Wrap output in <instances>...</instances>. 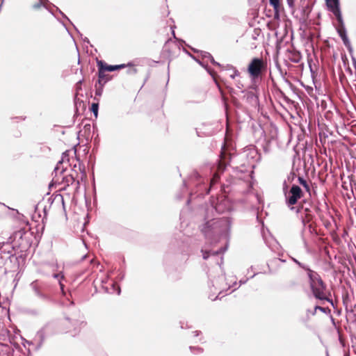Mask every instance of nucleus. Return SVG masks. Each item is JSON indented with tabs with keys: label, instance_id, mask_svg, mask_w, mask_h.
Wrapping results in <instances>:
<instances>
[{
	"label": "nucleus",
	"instance_id": "f257e3e1",
	"mask_svg": "<svg viewBox=\"0 0 356 356\" xmlns=\"http://www.w3.org/2000/svg\"><path fill=\"white\" fill-rule=\"evenodd\" d=\"M197 216L199 228L207 240L216 242L221 237H228L232 224L229 218L215 216L212 207H199Z\"/></svg>",
	"mask_w": 356,
	"mask_h": 356
},
{
	"label": "nucleus",
	"instance_id": "f03ea898",
	"mask_svg": "<svg viewBox=\"0 0 356 356\" xmlns=\"http://www.w3.org/2000/svg\"><path fill=\"white\" fill-rule=\"evenodd\" d=\"M234 157L231 153L227 152L225 149H222L217 172L213 173L212 178H204L197 171H193L189 176L188 182L184 181V186L188 185L194 186L195 188L194 193H197V197L207 195L211 186L218 181L220 178L219 173L224 172Z\"/></svg>",
	"mask_w": 356,
	"mask_h": 356
},
{
	"label": "nucleus",
	"instance_id": "7ed1b4c3",
	"mask_svg": "<svg viewBox=\"0 0 356 356\" xmlns=\"http://www.w3.org/2000/svg\"><path fill=\"white\" fill-rule=\"evenodd\" d=\"M303 193L302 189L298 185L293 184L287 193L285 194L286 204L289 207L291 211H295L299 214V218L301 220L302 224L304 227L311 220L310 215L309 214V209L304 208L302 206L295 207L298 200L302 196Z\"/></svg>",
	"mask_w": 356,
	"mask_h": 356
},
{
	"label": "nucleus",
	"instance_id": "20e7f679",
	"mask_svg": "<svg viewBox=\"0 0 356 356\" xmlns=\"http://www.w3.org/2000/svg\"><path fill=\"white\" fill-rule=\"evenodd\" d=\"M307 277L309 278V286L314 298L320 300H325L334 307L332 300L326 295L327 286L321 276L316 272L312 270H309Z\"/></svg>",
	"mask_w": 356,
	"mask_h": 356
},
{
	"label": "nucleus",
	"instance_id": "39448f33",
	"mask_svg": "<svg viewBox=\"0 0 356 356\" xmlns=\"http://www.w3.org/2000/svg\"><path fill=\"white\" fill-rule=\"evenodd\" d=\"M267 70V62L262 58H253L248 66V72L252 81L257 79Z\"/></svg>",
	"mask_w": 356,
	"mask_h": 356
},
{
	"label": "nucleus",
	"instance_id": "423d86ee",
	"mask_svg": "<svg viewBox=\"0 0 356 356\" xmlns=\"http://www.w3.org/2000/svg\"><path fill=\"white\" fill-rule=\"evenodd\" d=\"M212 207L213 208V213L215 216L217 217L218 214L223 213L229 211L231 208L230 203L227 199L224 197L218 198L211 197L210 202L205 203L200 207Z\"/></svg>",
	"mask_w": 356,
	"mask_h": 356
},
{
	"label": "nucleus",
	"instance_id": "0eeeda50",
	"mask_svg": "<svg viewBox=\"0 0 356 356\" xmlns=\"http://www.w3.org/2000/svg\"><path fill=\"white\" fill-rule=\"evenodd\" d=\"M31 288L34 292L35 296L44 302L51 301V296L44 291L42 284L38 280H35L30 284Z\"/></svg>",
	"mask_w": 356,
	"mask_h": 356
},
{
	"label": "nucleus",
	"instance_id": "6e6552de",
	"mask_svg": "<svg viewBox=\"0 0 356 356\" xmlns=\"http://www.w3.org/2000/svg\"><path fill=\"white\" fill-rule=\"evenodd\" d=\"M221 275H218L216 277L215 275H213V272H209L208 274L209 279L210 280L209 286L214 287L216 289H221L222 283L225 280V273L222 269L221 266H219Z\"/></svg>",
	"mask_w": 356,
	"mask_h": 356
},
{
	"label": "nucleus",
	"instance_id": "1a4fd4ad",
	"mask_svg": "<svg viewBox=\"0 0 356 356\" xmlns=\"http://www.w3.org/2000/svg\"><path fill=\"white\" fill-rule=\"evenodd\" d=\"M1 259L4 261V264L6 266V268L10 270H15L16 268H18L19 266V259L14 253L6 257L1 256Z\"/></svg>",
	"mask_w": 356,
	"mask_h": 356
},
{
	"label": "nucleus",
	"instance_id": "9d476101",
	"mask_svg": "<svg viewBox=\"0 0 356 356\" xmlns=\"http://www.w3.org/2000/svg\"><path fill=\"white\" fill-rule=\"evenodd\" d=\"M45 339L44 329L42 328L37 332L36 335L33 341H26V344H32L35 346V350H38L41 348Z\"/></svg>",
	"mask_w": 356,
	"mask_h": 356
},
{
	"label": "nucleus",
	"instance_id": "9b49d317",
	"mask_svg": "<svg viewBox=\"0 0 356 356\" xmlns=\"http://www.w3.org/2000/svg\"><path fill=\"white\" fill-rule=\"evenodd\" d=\"M97 64L98 67V80L97 83L99 85H105L111 79V77L105 73L106 71L103 69L102 60H97Z\"/></svg>",
	"mask_w": 356,
	"mask_h": 356
},
{
	"label": "nucleus",
	"instance_id": "f8f14e48",
	"mask_svg": "<svg viewBox=\"0 0 356 356\" xmlns=\"http://www.w3.org/2000/svg\"><path fill=\"white\" fill-rule=\"evenodd\" d=\"M214 132L212 124L203 123L200 127L196 128V133L199 137L210 136Z\"/></svg>",
	"mask_w": 356,
	"mask_h": 356
},
{
	"label": "nucleus",
	"instance_id": "ddd939ff",
	"mask_svg": "<svg viewBox=\"0 0 356 356\" xmlns=\"http://www.w3.org/2000/svg\"><path fill=\"white\" fill-rule=\"evenodd\" d=\"M328 10L333 13L336 18L340 19L342 14L340 9L339 0H325Z\"/></svg>",
	"mask_w": 356,
	"mask_h": 356
},
{
	"label": "nucleus",
	"instance_id": "4468645a",
	"mask_svg": "<svg viewBox=\"0 0 356 356\" xmlns=\"http://www.w3.org/2000/svg\"><path fill=\"white\" fill-rule=\"evenodd\" d=\"M55 200H57L58 202H62V204L64 205V200H63V196L58 195V197H56L54 200H52L51 197H49L47 199V202L46 203L44 202H40L37 205L36 209H38L39 207H43V211H44V216H46L47 211L49 209V208L51 207V205L53 204V202Z\"/></svg>",
	"mask_w": 356,
	"mask_h": 356
},
{
	"label": "nucleus",
	"instance_id": "2eb2a0df",
	"mask_svg": "<svg viewBox=\"0 0 356 356\" xmlns=\"http://www.w3.org/2000/svg\"><path fill=\"white\" fill-rule=\"evenodd\" d=\"M250 172H251L246 170L244 165H241V167H233L234 176L240 179L248 178L250 176Z\"/></svg>",
	"mask_w": 356,
	"mask_h": 356
},
{
	"label": "nucleus",
	"instance_id": "dca6fc26",
	"mask_svg": "<svg viewBox=\"0 0 356 356\" xmlns=\"http://www.w3.org/2000/svg\"><path fill=\"white\" fill-rule=\"evenodd\" d=\"M63 184L66 186H73L75 191H78L80 186L79 181L76 180L72 175H68L63 177Z\"/></svg>",
	"mask_w": 356,
	"mask_h": 356
},
{
	"label": "nucleus",
	"instance_id": "f3484780",
	"mask_svg": "<svg viewBox=\"0 0 356 356\" xmlns=\"http://www.w3.org/2000/svg\"><path fill=\"white\" fill-rule=\"evenodd\" d=\"M102 65H104L103 69L106 70V72H113L115 70H118L122 68H124L127 66H132V64L131 63H129L127 65L125 64H120V65H108L104 61L102 60Z\"/></svg>",
	"mask_w": 356,
	"mask_h": 356
},
{
	"label": "nucleus",
	"instance_id": "a211bd4d",
	"mask_svg": "<svg viewBox=\"0 0 356 356\" xmlns=\"http://www.w3.org/2000/svg\"><path fill=\"white\" fill-rule=\"evenodd\" d=\"M226 250H227V248H220V249H218V250H216V251H211V250L207 251V250H204V249H202L201 252L202 253L203 259L207 260V259H209V257L210 256H218L220 254L225 252L226 251Z\"/></svg>",
	"mask_w": 356,
	"mask_h": 356
},
{
	"label": "nucleus",
	"instance_id": "6ab92c4d",
	"mask_svg": "<svg viewBox=\"0 0 356 356\" xmlns=\"http://www.w3.org/2000/svg\"><path fill=\"white\" fill-rule=\"evenodd\" d=\"M338 22V26L337 27V31L341 38L343 37H346L347 32L345 27L344 22L343 19V17H341L340 19L336 18Z\"/></svg>",
	"mask_w": 356,
	"mask_h": 356
},
{
	"label": "nucleus",
	"instance_id": "aec40b11",
	"mask_svg": "<svg viewBox=\"0 0 356 356\" xmlns=\"http://www.w3.org/2000/svg\"><path fill=\"white\" fill-rule=\"evenodd\" d=\"M288 58L291 62L298 63L302 59V55L300 51L293 50L289 51Z\"/></svg>",
	"mask_w": 356,
	"mask_h": 356
},
{
	"label": "nucleus",
	"instance_id": "412c9836",
	"mask_svg": "<svg viewBox=\"0 0 356 356\" xmlns=\"http://www.w3.org/2000/svg\"><path fill=\"white\" fill-rule=\"evenodd\" d=\"M270 5L273 8L275 12V18L280 16L279 10L280 6V0H269Z\"/></svg>",
	"mask_w": 356,
	"mask_h": 356
},
{
	"label": "nucleus",
	"instance_id": "4be33fe9",
	"mask_svg": "<svg viewBox=\"0 0 356 356\" xmlns=\"http://www.w3.org/2000/svg\"><path fill=\"white\" fill-rule=\"evenodd\" d=\"M66 321L70 324V327L69 328H70L71 327H74V330L76 332H78L79 331V326L83 324L84 322L83 321H81V322H79V321H74V320H72L69 318H65Z\"/></svg>",
	"mask_w": 356,
	"mask_h": 356
},
{
	"label": "nucleus",
	"instance_id": "5701e85b",
	"mask_svg": "<svg viewBox=\"0 0 356 356\" xmlns=\"http://www.w3.org/2000/svg\"><path fill=\"white\" fill-rule=\"evenodd\" d=\"M201 55L203 58L209 59L211 63H213V65L220 66V64L214 60L213 57L210 53L207 51H201Z\"/></svg>",
	"mask_w": 356,
	"mask_h": 356
},
{
	"label": "nucleus",
	"instance_id": "b1692460",
	"mask_svg": "<svg viewBox=\"0 0 356 356\" xmlns=\"http://www.w3.org/2000/svg\"><path fill=\"white\" fill-rule=\"evenodd\" d=\"M341 40L343 41V44L346 46L348 51H349V53L351 54L353 52V47L351 45V43H350V41L348 37V36L343 37V38H341Z\"/></svg>",
	"mask_w": 356,
	"mask_h": 356
},
{
	"label": "nucleus",
	"instance_id": "393cba45",
	"mask_svg": "<svg viewBox=\"0 0 356 356\" xmlns=\"http://www.w3.org/2000/svg\"><path fill=\"white\" fill-rule=\"evenodd\" d=\"M291 259H292V261H293L294 263H296V264L299 267H300L301 268H302V269H304L305 270H306V271H307V273H309V270H312V269H310V268H309L308 266H307V265H305V264H302V263L300 262V261H299L298 260H297L296 259H295V258H293V257H291Z\"/></svg>",
	"mask_w": 356,
	"mask_h": 356
},
{
	"label": "nucleus",
	"instance_id": "a878e982",
	"mask_svg": "<svg viewBox=\"0 0 356 356\" xmlns=\"http://www.w3.org/2000/svg\"><path fill=\"white\" fill-rule=\"evenodd\" d=\"M53 277L55 278V279H58L59 280V285L60 286V289H61V291L62 293L64 294V284L61 282L60 280V279H63L64 278V276L63 275H62L61 273H55L53 275Z\"/></svg>",
	"mask_w": 356,
	"mask_h": 356
},
{
	"label": "nucleus",
	"instance_id": "bb28decb",
	"mask_svg": "<svg viewBox=\"0 0 356 356\" xmlns=\"http://www.w3.org/2000/svg\"><path fill=\"white\" fill-rule=\"evenodd\" d=\"M95 96L100 97L103 92V88L104 85H99L98 83H95Z\"/></svg>",
	"mask_w": 356,
	"mask_h": 356
},
{
	"label": "nucleus",
	"instance_id": "cd10ccee",
	"mask_svg": "<svg viewBox=\"0 0 356 356\" xmlns=\"http://www.w3.org/2000/svg\"><path fill=\"white\" fill-rule=\"evenodd\" d=\"M63 163V159L60 161L58 162V163L56 164L55 168H54V172H55L56 175L59 172L60 174H63L64 172H65V169L63 168H60V165L62 164Z\"/></svg>",
	"mask_w": 356,
	"mask_h": 356
},
{
	"label": "nucleus",
	"instance_id": "c85d7f7f",
	"mask_svg": "<svg viewBox=\"0 0 356 356\" xmlns=\"http://www.w3.org/2000/svg\"><path fill=\"white\" fill-rule=\"evenodd\" d=\"M298 181L307 192H309V186L307 184V181L302 177H298Z\"/></svg>",
	"mask_w": 356,
	"mask_h": 356
},
{
	"label": "nucleus",
	"instance_id": "c756f323",
	"mask_svg": "<svg viewBox=\"0 0 356 356\" xmlns=\"http://www.w3.org/2000/svg\"><path fill=\"white\" fill-rule=\"evenodd\" d=\"M189 349L193 354H200L203 353V349L198 346H190Z\"/></svg>",
	"mask_w": 356,
	"mask_h": 356
},
{
	"label": "nucleus",
	"instance_id": "7c9ffc66",
	"mask_svg": "<svg viewBox=\"0 0 356 356\" xmlns=\"http://www.w3.org/2000/svg\"><path fill=\"white\" fill-rule=\"evenodd\" d=\"M98 109H99V105L97 103H92L91 105V111L94 114L95 118H97L98 115Z\"/></svg>",
	"mask_w": 356,
	"mask_h": 356
},
{
	"label": "nucleus",
	"instance_id": "2f4dec72",
	"mask_svg": "<svg viewBox=\"0 0 356 356\" xmlns=\"http://www.w3.org/2000/svg\"><path fill=\"white\" fill-rule=\"evenodd\" d=\"M315 310H319L325 314H330L331 312V310L328 307H323L318 305L315 306Z\"/></svg>",
	"mask_w": 356,
	"mask_h": 356
},
{
	"label": "nucleus",
	"instance_id": "473e14b6",
	"mask_svg": "<svg viewBox=\"0 0 356 356\" xmlns=\"http://www.w3.org/2000/svg\"><path fill=\"white\" fill-rule=\"evenodd\" d=\"M111 286H112L113 291H111V293H113V292L116 291L118 295H120V292H121L120 286L118 285H117V284L115 282H112Z\"/></svg>",
	"mask_w": 356,
	"mask_h": 356
},
{
	"label": "nucleus",
	"instance_id": "72a5a7b5",
	"mask_svg": "<svg viewBox=\"0 0 356 356\" xmlns=\"http://www.w3.org/2000/svg\"><path fill=\"white\" fill-rule=\"evenodd\" d=\"M43 1L45 2L44 0H40L38 3L33 5V8L35 10H38L42 6H44L43 4Z\"/></svg>",
	"mask_w": 356,
	"mask_h": 356
},
{
	"label": "nucleus",
	"instance_id": "f704fd0d",
	"mask_svg": "<svg viewBox=\"0 0 356 356\" xmlns=\"http://www.w3.org/2000/svg\"><path fill=\"white\" fill-rule=\"evenodd\" d=\"M75 30L76 31L78 34L80 35V37L81 38V39L84 43L90 44V40L87 37L83 38V34L80 33V31L76 29V27H75Z\"/></svg>",
	"mask_w": 356,
	"mask_h": 356
},
{
	"label": "nucleus",
	"instance_id": "c9c22d12",
	"mask_svg": "<svg viewBox=\"0 0 356 356\" xmlns=\"http://www.w3.org/2000/svg\"><path fill=\"white\" fill-rule=\"evenodd\" d=\"M248 99H250L252 100L257 102L258 98L254 92H250L248 93Z\"/></svg>",
	"mask_w": 356,
	"mask_h": 356
},
{
	"label": "nucleus",
	"instance_id": "e433bc0d",
	"mask_svg": "<svg viewBox=\"0 0 356 356\" xmlns=\"http://www.w3.org/2000/svg\"><path fill=\"white\" fill-rule=\"evenodd\" d=\"M197 62L201 65L204 68H205L207 70V71L212 76H213V74H212V72L211 71V70L209 68H208L207 65H205L202 62H201L200 60H196Z\"/></svg>",
	"mask_w": 356,
	"mask_h": 356
},
{
	"label": "nucleus",
	"instance_id": "4c0bfd02",
	"mask_svg": "<svg viewBox=\"0 0 356 356\" xmlns=\"http://www.w3.org/2000/svg\"><path fill=\"white\" fill-rule=\"evenodd\" d=\"M233 70L234 73L230 75V78L232 79H235V77L239 76L240 74L239 72L235 67H233Z\"/></svg>",
	"mask_w": 356,
	"mask_h": 356
},
{
	"label": "nucleus",
	"instance_id": "58836bf2",
	"mask_svg": "<svg viewBox=\"0 0 356 356\" xmlns=\"http://www.w3.org/2000/svg\"><path fill=\"white\" fill-rule=\"evenodd\" d=\"M137 73V70L134 67H131L127 70V74H135Z\"/></svg>",
	"mask_w": 356,
	"mask_h": 356
},
{
	"label": "nucleus",
	"instance_id": "ea45409f",
	"mask_svg": "<svg viewBox=\"0 0 356 356\" xmlns=\"http://www.w3.org/2000/svg\"><path fill=\"white\" fill-rule=\"evenodd\" d=\"M79 170L81 171L82 175L83 177H86V172H85V167L84 165H81V164H79Z\"/></svg>",
	"mask_w": 356,
	"mask_h": 356
},
{
	"label": "nucleus",
	"instance_id": "a19ab883",
	"mask_svg": "<svg viewBox=\"0 0 356 356\" xmlns=\"http://www.w3.org/2000/svg\"><path fill=\"white\" fill-rule=\"evenodd\" d=\"M250 154H251V157L254 158L255 156H257V152L254 148H251L250 149Z\"/></svg>",
	"mask_w": 356,
	"mask_h": 356
},
{
	"label": "nucleus",
	"instance_id": "79ce46f5",
	"mask_svg": "<svg viewBox=\"0 0 356 356\" xmlns=\"http://www.w3.org/2000/svg\"><path fill=\"white\" fill-rule=\"evenodd\" d=\"M289 7L291 9L294 8L295 0H286Z\"/></svg>",
	"mask_w": 356,
	"mask_h": 356
},
{
	"label": "nucleus",
	"instance_id": "37998d69",
	"mask_svg": "<svg viewBox=\"0 0 356 356\" xmlns=\"http://www.w3.org/2000/svg\"><path fill=\"white\" fill-rule=\"evenodd\" d=\"M288 189V185L286 184V181L285 180L283 183V192H284V194L285 195L286 193H287L289 191H287Z\"/></svg>",
	"mask_w": 356,
	"mask_h": 356
},
{
	"label": "nucleus",
	"instance_id": "c03bdc74",
	"mask_svg": "<svg viewBox=\"0 0 356 356\" xmlns=\"http://www.w3.org/2000/svg\"><path fill=\"white\" fill-rule=\"evenodd\" d=\"M215 82L216 83V86H217V87H218V90H219V91H220V92L221 94V95L222 97H224V92H223L222 88H221V86H220V84L216 80H215Z\"/></svg>",
	"mask_w": 356,
	"mask_h": 356
},
{
	"label": "nucleus",
	"instance_id": "a18cd8bd",
	"mask_svg": "<svg viewBox=\"0 0 356 356\" xmlns=\"http://www.w3.org/2000/svg\"><path fill=\"white\" fill-rule=\"evenodd\" d=\"M268 143H266V145L264 146V151L266 152V153H268L270 152V148L268 147Z\"/></svg>",
	"mask_w": 356,
	"mask_h": 356
},
{
	"label": "nucleus",
	"instance_id": "49530a36",
	"mask_svg": "<svg viewBox=\"0 0 356 356\" xmlns=\"http://www.w3.org/2000/svg\"><path fill=\"white\" fill-rule=\"evenodd\" d=\"M254 34L252 35V39L255 40L257 39V35H259V30H254Z\"/></svg>",
	"mask_w": 356,
	"mask_h": 356
},
{
	"label": "nucleus",
	"instance_id": "de8ad7c7",
	"mask_svg": "<svg viewBox=\"0 0 356 356\" xmlns=\"http://www.w3.org/2000/svg\"><path fill=\"white\" fill-rule=\"evenodd\" d=\"M82 82H83V80H80V81H79L76 83V89H77V90L81 89V85Z\"/></svg>",
	"mask_w": 356,
	"mask_h": 356
},
{
	"label": "nucleus",
	"instance_id": "09e8293b",
	"mask_svg": "<svg viewBox=\"0 0 356 356\" xmlns=\"http://www.w3.org/2000/svg\"><path fill=\"white\" fill-rule=\"evenodd\" d=\"M194 195L195 194L193 193V192H191L190 193V197L187 200V202H186L187 204H189L190 201L191 200V199L193 198Z\"/></svg>",
	"mask_w": 356,
	"mask_h": 356
},
{
	"label": "nucleus",
	"instance_id": "8fccbe9b",
	"mask_svg": "<svg viewBox=\"0 0 356 356\" xmlns=\"http://www.w3.org/2000/svg\"><path fill=\"white\" fill-rule=\"evenodd\" d=\"M248 280V279H245V280H241L239 281V286L242 285V284H244L247 282V281Z\"/></svg>",
	"mask_w": 356,
	"mask_h": 356
},
{
	"label": "nucleus",
	"instance_id": "3c124183",
	"mask_svg": "<svg viewBox=\"0 0 356 356\" xmlns=\"http://www.w3.org/2000/svg\"><path fill=\"white\" fill-rule=\"evenodd\" d=\"M193 334H194V337H197L201 334V332L199 330H196L193 332Z\"/></svg>",
	"mask_w": 356,
	"mask_h": 356
},
{
	"label": "nucleus",
	"instance_id": "603ef678",
	"mask_svg": "<svg viewBox=\"0 0 356 356\" xmlns=\"http://www.w3.org/2000/svg\"><path fill=\"white\" fill-rule=\"evenodd\" d=\"M59 13L63 15L64 18H65L67 20L70 21L69 18L60 10H59Z\"/></svg>",
	"mask_w": 356,
	"mask_h": 356
},
{
	"label": "nucleus",
	"instance_id": "864d4df0",
	"mask_svg": "<svg viewBox=\"0 0 356 356\" xmlns=\"http://www.w3.org/2000/svg\"><path fill=\"white\" fill-rule=\"evenodd\" d=\"M16 119L24 120L26 119V117L19 116V117H15Z\"/></svg>",
	"mask_w": 356,
	"mask_h": 356
},
{
	"label": "nucleus",
	"instance_id": "5fc2aeb1",
	"mask_svg": "<svg viewBox=\"0 0 356 356\" xmlns=\"http://www.w3.org/2000/svg\"><path fill=\"white\" fill-rule=\"evenodd\" d=\"M4 0H0V10H1L2 6L3 5Z\"/></svg>",
	"mask_w": 356,
	"mask_h": 356
},
{
	"label": "nucleus",
	"instance_id": "6e6d98bb",
	"mask_svg": "<svg viewBox=\"0 0 356 356\" xmlns=\"http://www.w3.org/2000/svg\"><path fill=\"white\" fill-rule=\"evenodd\" d=\"M316 311H317V310H315V308H314V311L312 312V314L313 316H314V315L316 314Z\"/></svg>",
	"mask_w": 356,
	"mask_h": 356
},
{
	"label": "nucleus",
	"instance_id": "4d7b16f0",
	"mask_svg": "<svg viewBox=\"0 0 356 356\" xmlns=\"http://www.w3.org/2000/svg\"><path fill=\"white\" fill-rule=\"evenodd\" d=\"M222 293V291H220L218 295L213 299V300H216L217 298H218L219 296Z\"/></svg>",
	"mask_w": 356,
	"mask_h": 356
},
{
	"label": "nucleus",
	"instance_id": "13d9d810",
	"mask_svg": "<svg viewBox=\"0 0 356 356\" xmlns=\"http://www.w3.org/2000/svg\"><path fill=\"white\" fill-rule=\"evenodd\" d=\"M242 86H243V85H242V84H241L240 83H237V87H238V88H241Z\"/></svg>",
	"mask_w": 356,
	"mask_h": 356
},
{
	"label": "nucleus",
	"instance_id": "bf43d9fd",
	"mask_svg": "<svg viewBox=\"0 0 356 356\" xmlns=\"http://www.w3.org/2000/svg\"><path fill=\"white\" fill-rule=\"evenodd\" d=\"M87 257H88V255H87V254L83 255V256L82 257V258H81V260H84V259H86V258Z\"/></svg>",
	"mask_w": 356,
	"mask_h": 356
},
{
	"label": "nucleus",
	"instance_id": "052dcab7",
	"mask_svg": "<svg viewBox=\"0 0 356 356\" xmlns=\"http://www.w3.org/2000/svg\"><path fill=\"white\" fill-rule=\"evenodd\" d=\"M177 198L178 200H181V195H177Z\"/></svg>",
	"mask_w": 356,
	"mask_h": 356
},
{
	"label": "nucleus",
	"instance_id": "680f3d73",
	"mask_svg": "<svg viewBox=\"0 0 356 356\" xmlns=\"http://www.w3.org/2000/svg\"><path fill=\"white\" fill-rule=\"evenodd\" d=\"M308 227H309V232H311L312 225H308Z\"/></svg>",
	"mask_w": 356,
	"mask_h": 356
},
{
	"label": "nucleus",
	"instance_id": "e2e57ef3",
	"mask_svg": "<svg viewBox=\"0 0 356 356\" xmlns=\"http://www.w3.org/2000/svg\"><path fill=\"white\" fill-rule=\"evenodd\" d=\"M172 35L175 38V31H172Z\"/></svg>",
	"mask_w": 356,
	"mask_h": 356
},
{
	"label": "nucleus",
	"instance_id": "0e129e2a",
	"mask_svg": "<svg viewBox=\"0 0 356 356\" xmlns=\"http://www.w3.org/2000/svg\"><path fill=\"white\" fill-rule=\"evenodd\" d=\"M93 261H94V259H92L90 260V263L92 264V263H93Z\"/></svg>",
	"mask_w": 356,
	"mask_h": 356
},
{
	"label": "nucleus",
	"instance_id": "69168bd1",
	"mask_svg": "<svg viewBox=\"0 0 356 356\" xmlns=\"http://www.w3.org/2000/svg\"><path fill=\"white\" fill-rule=\"evenodd\" d=\"M71 24H72V26H74V27L75 28L76 26L74 25V24H72L70 20L69 21Z\"/></svg>",
	"mask_w": 356,
	"mask_h": 356
},
{
	"label": "nucleus",
	"instance_id": "338daca9",
	"mask_svg": "<svg viewBox=\"0 0 356 356\" xmlns=\"http://www.w3.org/2000/svg\"><path fill=\"white\" fill-rule=\"evenodd\" d=\"M250 269V270H253V266H251Z\"/></svg>",
	"mask_w": 356,
	"mask_h": 356
},
{
	"label": "nucleus",
	"instance_id": "774afa93",
	"mask_svg": "<svg viewBox=\"0 0 356 356\" xmlns=\"http://www.w3.org/2000/svg\"><path fill=\"white\" fill-rule=\"evenodd\" d=\"M256 275H257V273H254V275H252V276L251 277H254Z\"/></svg>",
	"mask_w": 356,
	"mask_h": 356
}]
</instances>
